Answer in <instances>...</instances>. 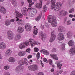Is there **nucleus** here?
<instances>
[{
	"label": "nucleus",
	"mask_w": 75,
	"mask_h": 75,
	"mask_svg": "<svg viewBox=\"0 0 75 75\" xmlns=\"http://www.w3.org/2000/svg\"><path fill=\"white\" fill-rule=\"evenodd\" d=\"M74 11V8H73L72 9H71V10H70L69 11V13H72L73 12V11Z\"/></svg>",
	"instance_id": "45"
},
{
	"label": "nucleus",
	"mask_w": 75,
	"mask_h": 75,
	"mask_svg": "<svg viewBox=\"0 0 75 75\" xmlns=\"http://www.w3.org/2000/svg\"><path fill=\"white\" fill-rule=\"evenodd\" d=\"M58 31L59 32H63L64 31H65V30H64V28L63 26H59L58 28Z\"/></svg>",
	"instance_id": "29"
},
{
	"label": "nucleus",
	"mask_w": 75,
	"mask_h": 75,
	"mask_svg": "<svg viewBox=\"0 0 75 75\" xmlns=\"http://www.w3.org/2000/svg\"><path fill=\"white\" fill-rule=\"evenodd\" d=\"M47 6L46 5H45L43 7L42 11L44 13H45L46 11H47Z\"/></svg>",
	"instance_id": "37"
},
{
	"label": "nucleus",
	"mask_w": 75,
	"mask_h": 75,
	"mask_svg": "<svg viewBox=\"0 0 75 75\" xmlns=\"http://www.w3.org/2000/svg\"><path fill=\"white\" fill-rule=\"evenodd\" d=\"M23 11L21 10V11H22V14L24 15V16H27V13H26V11H27V8L26 7L24 8H23Z\"/></svg>",
	"instance_id": "30"
},
{
	"label": "nucleus",
	"mask_w": 75,
	"mask_h": 75,
	"mask_svg": "<svg viewBox=\"0 0 75 75\" xmlns=\"http://www.w3.org/2000/svg\"><path fill=\"white\" fill-rule=\"evenodd\" d=\"M21 37V35H20L19 34H18L16 35V36L14 38V39L15 40H16V41H17L18 40H20Z\"/></svg>",
	"instance_id": "28"
},
{
	"label": "nucleus",
	"mask_w": 75,
	"mask_h": 75,
	"mask_svg": "<svg viewBox=\"0 0 75 75\" xmlns=\"http://www.w3.org/2000/svg\"><path fill=\"white\" fill-rule=\"evenodd\" d=\"M36 57L37 59H38L40 58V53L39 52H38L36 55Z\"/></svg>",
	"instance_id": "43"
},
{
	"label": "nucleus",
	"mask_w": 75,
	"mask_h": 75,
	"mask_svg": "<svg viewBox=\"0 0 75 75\" xmlns=\"http://www.w3.org/2000/svg\"><path fill=\"white\" fill-rule=\"evenodd\" d=\"M8 61L10 62L14 63L16 61V59L14 57H10L9 58L7 59Z\"/></svg>",
	"instance_id": "17"
},
{
	"label": "nucleus",
	"mask_w": 75,
	"mask_h": 75,
	"mask_svg": "<svg viewBox=\"0 0 75 75\" xmlns=\"http://www.w3.org/2000/svg\"><path fill=\"white\" fill-rule=\"evenodd\" d=\"M61 62L60 61H58L56 62V64H57V67L59 69H61V67L62 66V64H61Z\"/></svg>",
	"instance_id": "25"
},
{
	"label": "nucleus",
	"mask_w": 75,
	"mask_h": 75,
	"mask_svg": "<svg viewBox=\"0 0 75 75\" xmlns=\"http://www.w3.org/2000/svg\"><path fill=\"white\" fill-rule=\"evenodd\" d=\"M39 16H38L35 19L36 21H38L40 20V19H41V17H42V12H40L39 14Z\"/></svg>",
	"instance_id": "24"
},
{
	"label": "nucleus",
	"mask_w": 75,
	"mask_h": 75,
	"mask_svg": "<svg viewBox=\"0 0 75 75\" xmlns=\"http://www.w3.org/2000/svg\"><path fill=\"white\" fill-rule=\"evenodd\" d=\"M72 21H75V19L74 18H73L72 19Z\"/></svg>",
	"instance_id": "64"
},
{
	"label": "nucleus",
	"mask_w": 75,
	"mask_h": 75,
	"mask_svg": "<svg viewBox=\"0 0 75 75\" xmlns=\"http://www.w3.org/2000/svg\"><path fill=\"white\" fill-rule=\"evenodd\" d=\"M23 69H24L23 66L22 65L18 66L16 69V71L17 73L21 74H22Z\"/></svg>",
	"instance_id": "3"
},
{
	"label": "nucleus",
	"mask_w": 75,
	"mask_h": 75,
	"mask_svg": "<svg viewBox=\"0 0 75 75\" xmlns=\"http://www.w3.org/2000/svg\"><path fill=\"white\" fill-rule=\"evenodd\" d=\"M38 75H44V73L42 72H39Z\"/></svg>",
	"instance_id": "52"
},
{
	"label": "nucleus",
	"mask_w": 75,
	"mask_h": 75,
	"mask_svg": "<svg viewBox=\"0 0 75 75\" xmlns=\"http://www.w3.org/2000/svg\"><path fill=\"white\" fill-rule=\"evenodd\" d=\"M15 12L17 14L16 15V17H19L20 18H22L23 17V15L22 14L16 11H15Z\"/></svg>",
	"instance_id": "26"
},
{
	"label": "nucleus",
	"mask_w": 75,
	"mask_h": 75,
	"mask_svg": "<svg viewBox=\"0 0 75 75\" xmlns=\"http://www.w3.org/2000/svg\"><path fill=\"white\" fill-rule=\"evenodd\" d=\"M57 21L56 19L55 20H54L52 23V25L53 27H56L57 26Z\"/></svg>",
	"instance_id": "19"
},
{
	"label": "nucleus",
	"mask_w": 75,
	"mask_h": 75,
	"mask_svg": "<svg viewBox=\"0 0 75 75\" xmlns=\"http://www.w3.org/2000/svg\"><path fill=\"white\" fill-rule=\"evenodd\" d=\"M41 38L43 41H44L46 39V36L44 35V34L42 33L41 34Z\"/></svg>",
	"instance_id": "31"
},
{
	"label": "nucleus",
	"mask_w": 75,
	"mask_h": 75,
	"mask_svg": "<svg viewBox=\"0 0 75 75\" xmlns=\"http://www.w3.org/2000/svg\"><path fill=\"white\" fill-rule=\"evenodd\" d=\"M22 61L23 62V65H24V64H27L28 62L27 59L25 58L22 59Z\"/></svg>",
	"instance_id": "34"
},
{
	"label": "nucleus",
	"mask_w": 75,
	"mask_h": 75,
	"mask_svg": "<svg viewBox=\"0 0 75 75\" xmlns=\"http://www.w3.org/2000/svg\"><path fill=\"white\" fill-rule=\"evenodd\" d=\"M54 31H52L51 32L52 34L50 40V42H54L55 39V37H56V35L54 34Z\"/></svg>",
	"instance_id": "6"
},
{
	"label": "nucleus",
	"mask_w": 75,
	"mask_h": 75,
	"mask_svg": "<svg viewBox=\"0 0 75 75\" xmlns=\"http://www.w3.org/2000/svg\"><path fill=\"white\" fill-rule=\"evenodd\" d=\"M70 53L72 55L75 54V46L72 47L70 50Z\"/></svg>",
	"instance_id": "13"
},
{
	"label": "nucleus",
	"mask_w": 75,
	"mask_h": 75,
	"mask_svg": "<svg viewBox=\"0 0 75 75\" xmlns=\"http://www.w3.org/2000/svg\"><path fill=\"white\" fill-rule=\"evenodd\" d=\"M39 50V49L38 48H37V47H35L34 48V51L35 52H37Z\"/></svg>",
	"instance_id": "44"
},
{
	"label": "nucleus",
	"mask_w": 75,
	"mask_h": 75,
	"mask_svg": "<svg viewBox=\"0 0 75 75\" xmlns=\"http://www.w3.org/2000/svg\"><path fill=\"white\" fill-rule=\"evenodd\" d=\"M71 24V21H67V25H70Z\"/></svg>",
	"instance_id": "50"
},
{
	"label": "nucleus",
	"mask_w": 75,
	"mask_h": 75,
	"mask_svg": "<svg viewBox=\"0 0 75 75\" xmlns=\"http://www.w3.org/2000/svg\"><path fill=\"white\" fill-rule=\"evenodd\" d=\"M24 31V28L21 27L19 26L18 28V32L19 33H22Z\"/></svg>",
	"instance_id": "27"
},
{
	"label": "nucleus",
	"mask_w": 75,
	"mask_h": 75,
	"mask_svg": "<svg viewBox=\"0 0 75 75\" xmlns=\"http://www.w3.org/2000/svg\"><path fill=\"white\" fill-rule=\"evenodd\" d=\"M41 63L42 65V67H44V64H43L42 63V61H41Z\"/></svg>",
	"instance_id": "60"
},
{
	"label": "nucleus",
	"mask_w": 75,
	"mask_h": 75,
	"mask_svg": "<svg viewBox=\"0 0 75 75\" xmlns=\"http://www.w3.org/2000/svg\"><path fill=\"white\" fill-rule=\"evenodd\" d=\"M12 3L14 6H16L17 4V2L16 0H12Z\"/></svg>",
	"instance_id": "38"
},
{
	"label": "nucleus",
	"mask_w": 75,
	"mask_h": 75,
	"mask_svg": "<svg viewBox=\"0 0 75 75\" xmlns=\"http://www.w3.org/2000/svg\"><path fill=\"white\" fill-rule=\"evenodd\" d=\"M32 58V55H29L28 56V59H30V58Z\"/></svg>",
	"instance_id": "53"
},
{
	"label": "nucleus",
	"mask_w": 75,
	"mask_h": 75,
	"mask_svg": "<svg viewBox=\"0 0 75 75\" xmlns=\"http://www.w3.org/2000/svg\"><path fill=\"white\" fill-rule=\"evenodd\" d=\"M40 27H41V28H42V29L43 30V29H44V25H41Z\"/></svg>",
	"instance_id": "56"
},
{
	"label": "nucleus",
	"mask_w": 75,
	"mask_h": 75,
	"mask_svg": "<svg viewBox=\"0 0 75 75\" xmlns=\"http://www.w3.org/2000/svg\"><path fill=\"white\" fill-rule=\"evenodd\" d=\"M29 9L32 10V11H30V13L28 14V16L29 17H34V16H35V14H36L37 12V9L33 8H28V10Z\"/></svg>",
	"instance_id": "2"
},
{
	"label": "nucleus",
	"mask_w": 75,
	"mask_h": 75,
	"mask_svg": "<svg viewBox=\"0 0 75 75\" xmlns=\"http://www.w3.org/2000/svg\"><path fill=\"white\" fill-rule=\"evenodd\" d=\"M24 44L25 45L28 46V45H29V42H24Z\"/></svg>",
	"instance_id": "49"
},
{
	"label": "nucleus",
	"mask_w": 75,
	"mask_h": 75,
	"mask_svg": "<svg viewBox=\"0 0 75 75\" xmlns=\"http://www.w3.org/2000/svg\"><path fill=\"white\" fill-rule=\"evenodd\" d=\"M25 55V51H21L18 53V55L19 57H23Z\"/></svg>",
	"instance_id": "21"
},
{
	"label": "nucleus",
	"mask_w": 75,
	"mask_h": 75,
	"mask_svg": "<svg viewBox=\"0 0 75 75\" xmlns=\"http://www.w3.org/2000/svg\"><path fill=\"white\" fill-rule=\"evenodd\" d=\"M59 15L60 17L67 16V15H68V12L64 10H62L59 12Z\"/></svg>",
	"instance_id": "7"
},
{
	"label": "nucleus",
	"mask_w": 75,
	"mask_h": 75,
	"mask_svg": "<svg viewBox=\"0 0 75 75\" xmlns=\"http://www.w3.org/2000/svg\"><path fill=\"white\" fill-rule=\"evenodd\" d=\"M26 52H28V53H30V48H28L26 49Z\"/></svg>",
	"instance_id": "47"
},
{
	"label": "nucleus",
	"mask_w": 75,
	"mask_h": 75,
	"mask_svg": "<svg viewBox=\"0 0 75 75\" xmlns=\"http://www.w3.org/2000/svg\"><path fill=\"white\" fill-rule=\"evenodd\" d=\"M51 71L52 72H53L54 71V69L52 68L51 69Z\"/></svg>",
	"instance_id": "59"
},
{
	"label": "nucleus",
	"mask_w": 75,
	"mask_h": 75,
	"mask_svg": "<svg viewBox=\"0 0 75 75\" xmlns=\"http://www.w3.org/2000/svg\"><path fill=\"white\" fill-rule=\"evenodd\" d=\"M56 0H52L51 3L52 6L51 7V9H54L55 11H58L61 10L62 7V4L60 2H57L55 4V1Z\"/></svg>",
	"instance_id": "1"
},
{
	"label": "nucleus",
	"mask_w": 75,
	"mask_h": 75,
	"mask_svg": "<svg viewBox=\"0 0 75 75\" xmlns=\"http://www.w3.org/2000/svg\"><path fill=\"white\" fill-rule=\"evenodd\" d=\"M7 36L9 40H11L13 38V33L12 31L9 30L7 33Z\"/></svg>",
	"instance_id": "5"
},
{
	"label": "nucleus",
	"mask_w": 75,
	"mask_h": 75,
	"mask_svg": "<svg viewBox=\"0 0 75 75\" xmlns=\"http://www.w3.org/2000/svg\"><path fill=\"white\" fill-rule=\"evenodd\" d=\"M58 36L59 37L58 38V40L60 42H62V41L64 40V34L62 33H59L58 34Z\"/></svg>",
	"instance_id": "10"
},
{
	"label": "nucleus",
	"mask_w": 75,
	"mask_h": 75,
	"mask_svg": "<svg viewBox=\"0 0 75 75\" xmlns=\"http://www.w3.org/2000/svg\"><path fill=\"white\" fill-rule=\"evenodd\" d=\"M0 11L3 14H6V10L3 6H0Z\"/></svg>",
	"instance_id": "15"
},
{
	"label": "nucleus",
	"mask_w": 75,
	"mask_h": 75,
	"mask_svg": "<svg viewBox=\"0 0 75 75\" xmlns=\"http://www.w3.org/2000/svg\"><path fill=\"white\" fill-rule=\"evenodd\" d=\"M12 51L10 49L7 50L5 54L6 56H9L11 54Z\"/></svg>",
	"instance_id": "20"
},
{
	"label": "nucleus",
	"mask_w": 75,
	"mask_h": 75,
	"mask_svg": "<svg viewBox=\"0 0 75 75\" xmlns=\"http://www.w3.org/2000/svg\"><path fill=\"white\" fill-rule=\"evenodd\" d=\"M18 64L20 65H23V59H21L18 62Z\"/></svg>",
	"instance_id": "40"
},
{
	"label": "nucleus",
	"mask_w": 75,
	"mask_h": 75,
	"mask_svg": "<svg viewBox=\"0 0 75 75\" xmlns=\"http://www.w3.org/2000/svg\"><path fill=\"white\" fill-rule=\"evenodd\" d=\"M52 52H56V49L55 48L53 49L52 50Z\"/></svg>",
	"instance_id": "55"
},
{
	"label": "nucleus",
	"mask_w": 75,
	"mask_h": 75,
	"mask_svg": "<svg viewBox=\"0 0 75 75\" xmlns=\"http://www.w3.org/2000/svg\"><path fill=\"white\" fill-rule=\"evenodd\" d=\"M10 68V66L8 65L5 66L4 67V69L6 70H7Z\"/></svg>",
	"instance_id": "39"
},
{
	"label": "nucleus",
	"mask_w": 75,
	"mask_h": 75,
	"mask_svg": "<svg viewBox=\"0 0 75 75\" xmlns=\"http://www.w3.org/2000/svg\"><path fill=\"white\" fill-rule=\"evenodd\" d=\"M25 29L27 31H30L31 30V25L30 23H27L25 25Z\"/></svg>",
	"instance_id": "12"
},
{
	"label": "nucleus",
	"mask_w": 75,
	"mask_h": 75,
	"mask_svg": "<svg viewBox=\"0 0 75 75\" xmlns=\"http://www.w3.org/2000/svg\"><path fill=\"white\" fill-rule=\"evenodd\" d=\"M49 62L50 65H52V60L49 59Z\"/></svg>",
	"instance_id": "46"
},
{
	"label": "nucleus",
	"mask_w": 75,
	"mask_h": 75,
	"mask_svg": "<svg viewBox=\"0 0 75 75\" xmlns=\"http://www.w3.org/2000/svg\"><path fill=\"white\" fill-rule=\"evenodd\" d=\"M10 24H11V22L8 20H6L5 22V24L7 26L9 25H10Z\"/></svg>",
	"instance_id": "33"
},
{
	"label": "nucleus",
	"mask_w": 75,
	"mask_h": 75,
	"mask_svg": "<svg viewBox=\"0 0 75 75\" xmlns=\"http://www.w3.org/2000/svg\"><path fill=\"white\" fill-rule=\"evenodd\" d=\"M70 75H75V71H73L71 72Z\"/></svg>",
	"instance_id": "48"
},
{
	"label": "nucleus",
	"mask_w": 75,
	"mask_h": 75,
	"mask_svg": "<svg viewBox=\"0 0 75 75\" xmlns=\"http://www.w3.org/2000/svg\"><path fill=\"white\" fill-rule=\"evenodd\" d=\"M56 19L55 18L52 16L49 15L48 16V21L49 23H51L54 20Z\"/></svg>",
	"instance_id": "9"
},
{
	"label": "nucleus",
	"mask_w": 75,
	"mask_h": 75,
	"mask_svg": "<svg viewBox=\"0 0 75 75\" xmlns=\"http://www.w3.org/2000/svg\"><path fill=\"white\" fill-rule=\"evenodd\" d=\"M73 35V33L70 31L68 32L67 36L68 38H72V35Z\"/></svg>",
	"instance_id": "16"
},
{
	"label": "nucleus",
	"mask_w": 75,
	"mask_h": 75,
	"mask_svg": "<svg viewBox=\"0 0 75 75\" xmlns=\"http://www.w3.org/2000/svg\"><path fill=\"white\" fill-rule=\"evenodd\" d=\"M14 21H15V20H14V19H11L10 20L11 22H14Z\"/></svg>",
	"instance_id": "58"
},
{
	"label": "nucleus",
	"mask_w": 75,
	"mask_h": 75,
	"mask_svg": "<svg viewBox=\"0 0 75 75\" xmlns=\"http://www.w3.org/2000/svg\"><path fill=\"white\" fill-rule=\"evenodd\" d=\"M6 48V44L3 42L0 43V48L1 50H4Z\"/></svg>",
	"instance_id": "14"
},
{
	"label": "nucleus",
	"mask_w": 75,
	"mask_h": 75,
	"mask_svg": "<svg viewBox=\"0 0 75 75\" xmlns=\"http://www.w3.org/2000/svg\"><path fill=\"white\" fill-rule=\"evenodd\" d=\"M65 44H63L62 45V46L61 47V48H62V50H64L65 49Z\"/></svg>",
	"instance_id": "41"
},
{
	"label": "nucleus",
	"mask_w": 75,
	"mask_h": 75,
	"mask_svg": "<svg viewBox=\"0 0 75 75\" xmlns=\"http://www.w3.org/2000/svg\"><path fill=\"white\" fill-rule=\"evenodd\" d=\"M74 44V42L72 40H70L68 42V44L69 46H72Z\"/></svg>",
	"instance_id": "36"
},
{
	"label": "nucleus",
	"mask_w": 75,
	"mask_h": 75,
	"mask_svg": "<svg viewBox=\"0 0 75 75\" xmlns=\"http://www.w3.org/2000/svg\"><path fill=\"white\" fill-rule=\"evenodd\" d=\"M63 71V70H60L59 71H58L57 72V74H58V75L59 74H61L62 72Z\"/></svg>",
	"instance_id": "42"
},
{
	"label": "nucleus",
	"mask_w": 75,
	"mask_h": 75,
	"mask_svg": "<svg viewBox=\"0 0 75 75\" xmlns=\"http://www.w3.org/2000/svg\"><path fill=\"white\" fill-rule=\"evenodd\" d=\"M40 52H43V54L45 55H48L50 54L48 51L45 50H42L40 51Z\"/></svg>",
	"instance_id": "22"
},
{
	"label": "nucleus",
	"mask_w": 75,
	"mask_h": 75,
	"mask_svg": "<svg viewBox=\"0 0 75 75\" xmlns=\"http://www.w3.org/2000/svg\"><path fill=\"white\" fill-rule=\"evenodd\" d=\"M15 18H17L16 21L19 25H20L21 24L23 25V24H24V21H22V20H19V19L17 17H16Z\"/></svg>",
	"instance_id": "11"
},
{
	"label": "nucleus",
	"mask_w": 75,
	"mask_h": 75,
	"mask_svg": "<svg viewBox=\"0 0 75 75\" xmlns=\"http://www.w3.org/2000/svg\"><path fill=\"white\" fill-rule=\"evenodd\" d=\"M19 46L20 49H22V48H24L25 47V45L23 43L20 45Z\"/></svg>",
	"instance_id": "35"
},
{
	"label": "nucleus",
	"mask_w": 75,
	"mask_h": 75,
	"mask_svg": "<svg viewBox=\"0 0 75 75\" xmlns=\"http://www.w3.org/2000/svg\"><path fill=\"white\" fill-rule=\"evenodd\" d=\"M24 4V2H22L21 3V6H23Z\"/></svg>",
	"instance_id": "63"
},
{
	"label": "nucleus",
	"mask_w": 75,
	"mask_h": 75,
	"mask_svg": "<svg viewBox=\"0 0 75 75\" xmlns=\"http://www.w3.org/2000/svg\"><path fill=\"white\" fill-rule=\"evenodd\" d=\"M50 56L52 58H53L55 60H58V58L57 57V55L56 54H51Z\"/></svg>",
	"instance_id": "23"
},
{
	"label": "nucleus",
	"mask_w": 75,
	"mask_h": 75,
	"mask_svg": "<svg viewBox=\"0 0 75 75\" xmlns=\"http://www.w3.org/2000/svg\"><path fill=\"white\" fill-rule=\"evenodd\" d=\"M69 17H70L71 18H72V17H73V15H71V14H70L69 15Z\"/></svg>",
	"instance_id": "61"
},
{
	"label": "nucleus",
	"mask_w": 75,
	"mask_h": 75,
	"mask_svg": "<svg viewBox=\"0 0 75 75\" xmlns=\"http://www.w3.org/2000/svg\"><path fill=\"white\" fill-rule=\"evenodd\" d=\"M29 41L32 47H34L35 45H37V41L33 39H29Z\"/></svg>",
	"instance_id": "8"
},
{
	"label": "nucleus",
	"mask_w": 75,
	"mask_h": 75,
	"mask_svg": "<svg viewBox=\"0 0 75 75\" xmlns=\"http://www.w3.org/2000/svg\"><path fill=\"white\" fill-rule=\"evenodd\" d=\"M33 33V34L35 35H37V33H38V29L37 28V26H35L34 27Z\"/></svg>",
	"instance_id": "18"
},
{
	"label": "nucleus",
	"mask_w": 75,
	"mask_h": 75,
	"mask_svg": "<svg viewBox=\"0 0 75 75\" xmlns=\"http://www.w3.org/2000/svg\"><path fill=\"white\" fill-rule=\"evenodd\" d=\"M3 40L1 38V37L0 36V41H3Z\"/></svg>",
	"instance_id": "62"
},
{
	"label": "nucleus",
	"mask_w": 75,
	"mask_h": 75,
	"mask_svg": "<svg viewBox=\"0 0 75 75\" xmlns=\"http://www.w3.org/2000/svg\"><path fill=\"white\" fill-rule=\"evenodd\" d=\"M43 60L45 62H46L47 61V59H46L45 58H43Z\"/></svg>",
	"instance_id": "57"
},
{
	"label": "nucleus",
	"mask_w": 75,
	"mask_h": 75,
	"mask_svg": "<svg viewBox=\"0 0 75 75\" xmlns=\"http://www.w3.org/2000/svg\"><path fill=\"white\" fill-rule=\"evenodd\" d=\"M4 75H10V73L8 72H7L4 74Z\"/></svg>",
	"instance_id": "51"
},
{
	"label": "nucleus",
	"mask_w": 75,
	"mask_h": 75,
	"mask_svg": "<svg viewBox=\"0 0 75 75\" xmlns=\"http://www.w3.org/2000/svg\"><path fill=\"white\" fill-rule=\"evenodd\" d=\"M28 3L29 4V7H31L33 4H34V2H32V0H27Z\"/></svg>",
	"instance_id": "32"
},
{
	"label": "nucleus",
	"mask_w": 75,
	"mask_h": 75,
	"mask_svg": "<svg viewBox=\"0 0 75 75\" xmlns=\"http://www.w3.org/2000/svg\"><path fill=\"white\" fill-rule=\"evenodd\" d=\"M28 69L30 71H36L37 69H38V67L37 65L33 64L29 66L28 67Z\"/></svg>",
	"instance_id": "4"
},
{
	"label": "nucleus",
	"mask_w": 75,
	"mask_h": 75,
	"mask_svg": "<svg viewBox=\"0 0 75 75\" xmlns=\"http://www.w3.org/2000/svg\"><path fill=\"white\" fill-rule=\"evenodd\" d=\"M45 26L47 28L49 27V25H48V24L47 23H45Z\"/></svg>",
	"instance_id": "54"
}]
</instances>
